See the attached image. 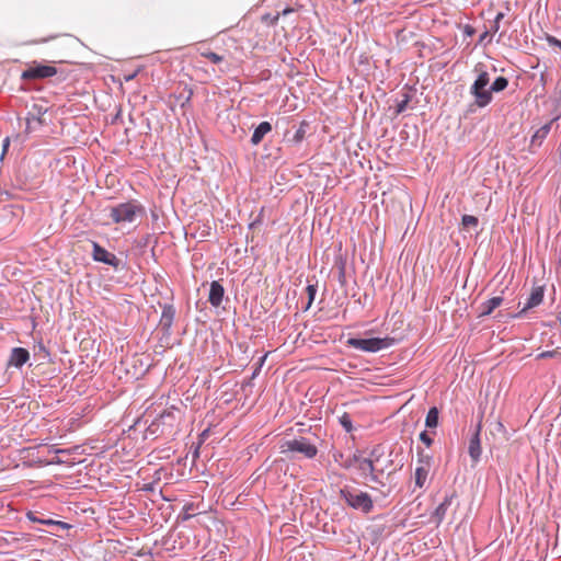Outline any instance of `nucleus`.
<instances>
[{"instance_id":"1","label":"nucleus","mask_w":561,"mask_h":561,"mask_svg":"<svg viewBox=\"0 0 561 561\" xmlns=\"http://www.w3.org/2000/svg\"><path fill=\"white\" fill-rule=\"evenodd\" d=\"M318 437L310 438L306 436L287 439L280 444V453L284 455L300 454L306 459H313L318 455Z\"/></svg>"},{"instance_id":"2","label":"nucleus","mask_w":561,"mask_h":561,"mask_svg":"<svg viewBox=\"0 0 561 561\" xmlns=\"http://www.w3.org/2000/svg\"><path fill=\"white\" fill-rule=\"evenodd\" d=\"M340 495L350 507L364 514L370 513L374 508V501L367 492L345 486L340 490Z\"/></svg>"},{"instance_id":"3","label":"nucleus","mask_w":561,"mask_h":561,"mask_svg":"<svg viewBox=\"0 0 561 561\" xmlns=\"http://www.w3.org/2000/svg\"><path fill=\"white\" fill-rule=\"evenodd\" d=\"M142 215H145V208L136 201L121 203L110 209V217L116 224L134 222Z\"/></svg>"},{"instance_id":"4","label":"nucleus","mask_w":561,"mask_h":561,"mask_svg":"<svg viewBox=\"0 0 561 561\" xmlns=\"http://www.w3.org/2000/svg\"><path fill=\"white\" fill-rule=\"evenodd\" d=\"M394 343L396 339L390 336L368 339L350 337L346 341V346L366 353H377L382 350L391 347L392 345H394Z\"/></svg>"},{"instance_id":"5","label":"nucleus","mask_w":561,"mask_h":561,"mask_svg":"<svg viewBox=\"0 0 561 561\" xmlns=\"http://www.w3.org/2000/svg\"><path fill=\"white\" fill-rule=\"evenodd\" d=\"M489 84L490 76L483 70L478 75L477 79L470 87V94L474 98V104L478 107H485L493 100L491 91L488 89Z\"/></svg>"},{"instance_id":"6","label":"nucleus","mask_w":561,"mask_h":561,"mask_svg":"<svg viewBox=\"0 0 561 561\" xmlns=\"http://www.w3.org/2000/svg\"><path fill=\"white\" fill-rule=\"evenodd\" d=\"M57 75V68L48 65H43L37 61L31 62L27 68L22 72L21 79L24 81L41 80L50 78Z\"/></svg>"},{"instance_id":"7","label":"nucleus","mask_w":561,"mask_h":561,"mask_svg":"<svg viewBox=\"0 0 561 561\" xmlns=\"http://www.w3.org/2000/svg\"><path fill=\"white\" fill-rule=\"evenodd\" d=\"M92 256L94 261L110 265L115 270L121 265V260L114 253L108 252L96 242H93Z\"/></svg>"},{"instance_id":"8","label":"nucleus","mask_w":561,"mask_h":561,"mask_svg":"<svg viewBox=\"0 0 561 561\" xmlns=\"http://www.w3.org/2000/svg\"><path fill=\"white\" fill-rule=\"evenodd\" d=\"M48 107L43 103H33L27 116H26V131L30 133L34 129L33 123H36L38 126L44 124L43 116L47 113Z\"/></svg>"},{"instance_id":"9","label":"nucleus","mask_w":561,"mask_h":561,"mask_svg":"<svg viewBox=\"0 0 561 561\" xmlns=\"http://www.w3.org/2000/svg\"><path fill=\"white\" fill-rule=\"evenodd\" d=\"M175 313H176V311H175V308L173 305H171V304L163 305L159 324H160V328L163 331V333L167 335H169L171 333V328L174 322Z\"/></svg>"},{"instance_id":"10","label":"nucleus","mask_w":561,"mask_h":561,"mask_svg":"<svg viewBox=\"0 0 561 561\" xmlns=\"http://www.w3.org/2000/svg\"><path fill=\"white\" fill-rule=\"evenodd\" d=\"M30 359V353L24 347H14L9 356L8 366L21 368Z\"/></svg>"},{"instance_id":"11","label":"nucleus","mask_w":561,"mask_h":561,"mask_svg":"<svg viewBox=\"0 0 561 561\" xmlns=\"http://www.w3.org/2000/svg\"><path fill=\"white\" fill-rule=\"evenodd\" d=\"M558 119V117H554L552 118L551 121H549L548 123H546L545 125H542L541 127H539L535 133L534 135L531 136V139H530V145L533 147H540L543 142V140L547 138V136L549 135L554 122Z\"/></svg>"},{"instance_id":"12","label":"nucleus","mask_w":561,"mask_h":561,"mask_svg":"<svg viewBox=\"0 0 561 561\" xmlns=\"http://www.w3.org/2000/svg\"><path fill=\"white\" fill-rule=\"evenodd\" d=\"M225 296V288L218 280L210 283L208 301L213 307H219Z\"/></svg>"},{"instance_id":"13","label":"nucleus","mask_w":561,"mask_h":561,"mask_svg":"<svg viewBox=\"0 0 561 561\" xmlns=\"http://www.w3.org/2000/svg\"><path fill=\"white\" fill-rule=\"evenodd\" d=\"M504 301L502 296H494L485 301H483L479 307V317L483 318L491 314L497 307L502 305Z\"/></svg>"},{"instance_id":"14","label":"nucleus","mask_w":561,"mask_h":561,"mask_svg":"<svg viewBox=\"0 0 561 561\" xmlns=\"http://www.w3.org/2000/svg\"><path fill=\"white\" fill-rule=\"evenodd\" d=\"M172 416L171 413L161 414L158 419L153 420L145 431V438H157L163 434V430H161L162 420L164 417Z\"/></svg>"},{"instance_id":"15","label":"nucleus","mask_w":561,"mask_h":561,"mask_svg":"<svg viewBox=\"0 0 561 561\" xmlns=\"http://www.w3.org/2000/svg\"><path fill=\"white\" fill-rule=\"evenodd\" d=\"M468 453L473 465H477L481 459L482 448L481 439L478 435H472L469 440Z\"/></svg>"},{"instance_id":"16","label":"nucleus","mask_w":561,"mask_h":561,"mask_svg":"<svg viewBox=\"0 0 561 561\" xmlns=\"http://www.w3.org/2000/svg\"><path fill=\"white\" fill-rule=\"evenodd\" d=\"M81 447L75 446L72 448L67 449H49V453L56 454V457L49 461L51 465H61V463H69V460L64 458V456H68L71 454H79Z\"/></svg>"},{"instance_id":"17","label":"nucleus","mask_w":561,"mask_h":561,"mask_svg":"<svg viewBox=\"0 0 561 561\" xmlns=\"http://www.w3.org/2000/svg\"><path fill=\"white\" fill-rule=\"evenodd\" d=\"M271 131L272 125L270 122L260 123L252 134L251 144L253 146H257L263 140V138Z\"/></svg>"},{"instance_id":"18","label":"nucleus","mask_w":561,"mask_h":561,"mask_svg":"<svg viewBox=\"0 0 561 561\" xmlns=\"http://www.w3.org/2000/svg\"><path fill=\"white\" fill-rule=\"evenodd\" d=\"M26 517L31 520V522H34V523H39V524H43V525H48V526H59L61 528H69V525L65 522H60V520H54V519H50V518H39L37 516V513L35 512H27L26 513Z\"/></svg>"},{"instance_id":"19","label":"nucleus","mask_w":561,"mask_h":561,"mask_svg":"<svg viewBox=\"0 0 561 561\" xmlns=\"http://www.w3.org/2000/svg\"><path fill=\"white\" fill-rule=\"evenodd\" d=\"M543 300V287L537 286L534 287L531 294L526 302V309H533L539 306Z\"/></svg>"},{"instance_id":"20","label":"nucleus","mask_w":561,"mask_h":561,"mask_svg":"<svg viewBox=\"0 0 561 561\" xmlns=\"http://www.w3.org/2000/svg\"><path fill=\"white\" fill-rule=\"evenodd\" d=\"M454 497V493L450 495H446L444 501L436 507L434 517L437 519L438 523H440L445 518L447 510L451 505Z\"/></svg>"},{"instance_id":"21","label":"nucleus","mask_w":561,"mask_h":561,"mask_svg":"<svg viewBox=\"0 0 561 561\" xmlns=\"http://www.w3.org/2000/svg\"><path fill=\"white\" fill-rule=\"evenodd\" d=\"M357 469L359 471V474L364 479H367L368 474L373 473L376 470L374 459L365 458L364 460H360V463L357 466Z\"/></svg>"},{"instance_id":"22","label":"nucleus","mask_w":561,"mask_h":561,"mask_svg":"<svg viewBox=\"0 0 561 561\" xmlns=\"http://www.w3.org/2000/svg\"><path fill=\"white\" fill-rule=\"evenodd\" d=\"M439 411L436 407H432L425 417V426L428 428H435L438 425Z\"/></svg>"},{"instance_id":"23","label":"nucleus","mask_w":561,"mask_h":561,"mask_svg":"<svg viewBox=\"0 0 561 561\" xmlns=\"http://www.w3.org/2000/svg\"><path fill=\"white\" fill-rule=\"evenodd\" d=\"M428 470L425 466H417L415 469L414 478H415V485L417 488H423L426 479H427Z\"/></svg>"},{"instance_id":"24","label":"nucleus","mask_w":561,"mask_h":561,"mask_svg":"<svg viewBox=\"0 0 561 561\" xmlns=\"http://www.w3.org/2000/svg\"><path fill=\"white\" fill-rule=\"evenodd\" d=\"M364 459L365 458L362 457V453L359 450H356L352 456H347V461L341 462V467L350 469L354 466H358L360 463V460Z\"/></svg>"},{"instance_id":"25","label":"nucleus","mask_w":561,"mask_h":561,"mask_svg":"<svg viewBox=\"0 0 561 561\" xmlns=\"http://www.w3.org/2000/svg\"><path fill=\"white\" fill-rule=\"evenodd\" d=\"M508 85V80L505 77H497L492 84L489 88V91L492 92H502L504 91Z\"/></svg>"},{"instance_id":"26","label":"nucleus","mask_w":561,"mask_h":561,"mask_svg":"<svg viewBox=\"0 0 561 561\" xmlns=\"http://www.w3.org/2000/svg\"><path fill=\"white\" fill-rule=\"evenodd\" d=\"M307 127H308V123L305 121L301 122L299 128L295 131V134L291 138V141L295 144L301 142L306 136Z\"/></svg>"},{"instance_id":"27","label":"nucleus","mask_w":561,"mask_h":561,"mask_svg":"<svg viewBox=\"0 0 561 561\" xmlns=\"http://www.w3.org/2000/svg\"><path fill=\"white\" fill-rule=\"evenodd\" d=\"M410 101H411V95L409 93H403L402 99L397 102L396 114L399 115V114L403 113L407 110Z\"/></svg>"},{"instance_id":"28","label":"nucleus","mask_w":561,"mask_h":561,"mask_svg":"<svg viewBox=\"0 0 561 561\" xmlns=\"http://www.w3.org/2000/svg\"><path fill=\"white\" fill-rule=\"evenodd\" d=\"M558 358L561 359V347H556L552 351H543L537 355V359Z\"/></svg>"},{"instance_id":"29","label":"nucleus","mask_w":561,"mask_h":561,"mask_svg":"<svg viewBox=\"0 0 561 561\" xmlns=\"http://www.w3.org/2000/svg\"><path fill=\"white\" fill-rule=\"evenodd\" d=\"M306 290L308 294V302L305 307V311H307L311 307V305L316 298V295H317L318 286H317V284H308Z\"/></svg>"},{"instance_id":"30","label":"nucleus","mask_w":561,"mask_h":561,"mask_svg":"<svg viewBox=\"0 0 561 561\" xmlns=\"http://www.w3.org/2000/svg\"><path fill=\"white\" fill-rule=\"evenodd\" d=\"M432 456L424 453L422 448H417V462L420 466H425L430 470Z\"/></svg>"},{"instance_id":"31","label":"nucleus","mask_w":561,"mask_h":561,"mask_svg":"<svg viewBox=\"0 0 561 561\" xmlns=\"http://www.w3.org/2000/svg\"><path fill=\"white\" fill-rule=\"evenodd\" d=\"M461 224L466 229L476 228L479 224V219L472 215H463L461 218Z\"/></svg>"},{"instance_id":"32","label":"nucleus","mask_w":561,"mask_h":561,"mask_svg":"<svg viewBox=\"0 0 561 561\" xmlns=\"http://www.w3.org/2000/svg\"><path fill=\"white\" fill-rule=\"evenodd\" d=\"M339 421H340L341 426L345 430V432L351 433L353 431V423H352L351 415L348 413H346V412L343 413L339 417Z\"/></svg>"},{"instance_id":"33","label":"nucleus","mask_w":561,"mask_h":561,"mask_svg":"<svg viewBox=\"0 0 561 561\" xmlns=\"http://www.w3.org/2000/svg\"><path fill=\"white\" fill-rule=\"evenodd\" d=\"M383 472V469L381 470H375L373 473L368 474V478L366 480L378 484L380 488H385L386 483L379 478V474Z\"/></svg>"},{"instance_id":"34","label":"nucleus","mask_w":561,"mask_h":561,"mask_svg":"<svg viewBox=\"0 0 561 561\" xmlns=\"http://www.w3.org/2000/svg\"><path fill=\"white\" fill-rule=\"evenodd\" d=\"M201 55L207 58L213 64H220L224 60V57L221 55H218L217 53H214L211 50L203 51Z\"/></svg>"},{"instance_id":"35","label":"nucleus","mask_w":561,"mask_h":561,"mask_svg":"<svg viewBox=\"0 0 561 561\" xmlns=\"http://www.w3.org/2000/svg\"><path fill=\"white\" fill-rule=\"evenodd\" d=\"M267 356H268V353H265L263 356H261L259 358V360L256 363V366H255V368H254V370L252 373V378H255L260 374V371H261V369H262V367H263Z\"/></svg>"},{"instance_id":"36","label":"nucleus","mask_w":561,"mask_h":561,"mask_svg":"<svg viewBox=\"0 0 561 561\" xmlns=\"http://www.w3.org/2000/svg\"><path fill=\"white\" fill-rule=\"evenodd\" d=\"M504 19V13L503 12H499L495 18H494V21L490 27V31L492 33H496L499 30H500V22Z\"/></svg>"},{"instance_id":"37","label":"nucleus","mask_w":561,"mask_h":561,"mask_svg":"<svg viewBox=\"0 0 561 561\" xmlns=\"http://www.w3.org/2000/svg\"><path fill=\"white\" fill-rule=\"evenodd\" d=\"M420 440L426 445L427 447H431L432 444L434 443V439L431 437V435L426 432V431H423L421 434H420Z\"/></svg>"},{"instance_id":"38","label":"nucleus","mask_w":561,"mask_h":561,"mask_svg":"<svg viewBox=\"0 0 561 561\" xmlns=\"http://www.w3.org/2000/svg\"><path fill=\"white\" fill-rule=\"evenodd\" d=\"M278 20H279V13H277V14H275V15H272V14H265V15L263 16V21H266V22L268 21V23H270L271 25H273V26L277 24Z\"/></svg>"},{"instance_id":"39","label":"nucleus","mask_w":561,"mask_h":561,"mask_svg":"<svg viewBox=\"0 0 561 561\" xmlns=\"http://www.w3.org/2000/svg\"><path fill=\"white\" fill-rule=\"evenodd\" d=\"M547 42L552 47H558L561 50V41L552 35L547 36Z\"/></svg>"},{"instance_id":"40","label":"nucleus","mask_w":561,"mask_h":561,"mask_svg":"<svg viewBox=\"0 0 561 561\" xmlns=\"http://www.w3.org/2000/svg\"><path fill=\"white\" fill-rule=\"evenodd\" d=\"M9 146H10V138L7 137V138L3 139V144H2V153H1V157H0L1 160L4 158V154H5Z\"/></svg>"},{"instance_id":"41","label":"nucleus","mask_w":561,"mask_h":561,"mask_svg":"<svg viewBox=\"0 0 561 561\" xmlns=\"http://www.w3.org/2000/svg\"><path fill=\"white\" fill-rule=\"evenodd\" d=\"M333 458H334V461H335V462H339L340 465H341V462H343V461H347V457H346V458H344V455H343L342 453H340V451L334 453V454H333Z\"/></svg>"},{"instance_id":"42","label":"nucleus","mask_w":561,"mask_h":561,"mask_svg":"<svg viewBox=\"0 0 561 561\" xmlns=\"http://www.w3.org/2000/svg\"><path fill=\"white\" fill-rule=\"evenodd\" d=\"M380 455L378 453V448H374L371 451H370V457L369 458H373L374 459V462L375 461H378Z\"/></svg>"},{"instance_id":"43","label":"nucleus","mask_w":561,"mask_h":561,"mask_svg":"<svg viewBox=\"0 0 561 561\" xmlns=\"http://www.w3.org/2000/svg\"><path fill=\"white\" fill-rule=\"evenodd\" d=\"M463 32L466 35L472 36L474 34V28L471 25H466Z\"/></svg>"},{"instance_id":"44","label":"nucleus","mask_w":561,"mask_h":561,"mask_svg":"<svg viewBox=\"0 0 561 561\" xmlns=\"http://www.w3.org/2000/svg\"><path fill=\"white\" fill-rule=\"evenodd\" d=\"M528 309H526V305L519 310L517 313L513 314L512 318H523Z\"/></svg>"},{"instance_id":"45","label":"nucleus","mask_w":561,"mask_h":561,"mask_svg":"<svg viewBox=\"0 0 561 561\" xmlns=\"http://www.w3.org/2000/svg\"><path fill=\"white\" fill-rule=\"evenodd\" d=\"M481 430H482V422L481 420L478 422L477 426H476V430H474V433L472 435H478V437H480V433H481Z\"/></svg>"},{"instance_id":"46","label":"nucleus","mask_w":561,"mask_h":561,"mask_svg":"<svg viewBox=\"0 0 561 561\" xmlns=\"http://www.w3.org/2000/svg\"><path fill=\"white\" fill-rule=\"evenodd\" d=\"M294 12V9L293 8H285L282 12H278L279 13V16L283 15H287V14H290Z\"/></svg>"},{"instance_id":"47","label":"nucleus","mask_w":561,"mask_h":561,"mask_svg":"<svg viewBox=\"0 0 561 561\" xmlns=\"http://www.w3.org/2000/svg\"><path fill=\"white\" fill-rule=\"evenodd\" d=\"M490 32H491V31H485V32H483V33L480 35V39H479V42H480V43H481V42H483V41H484V39L490 35Z\"/></svg>"},{"instance_id":"48","label":"nucleus","mask_w":561,"mask_h":561,"mask_svg":"<svg viewBox=\"0 0 561 561\" xmlns=\"http://www.w3.org/2000/svg\"><path fill=\"white\" fill-rule=\"evenodd\" d=\"M495 426H496V431H499V432H505V427H504V425H503L501 422H497V423L495 424Z\"/></svg>"},{"instance_id":"49","label":"nucleus","mask_w":561,"mask_h":561,"mask_svg":"<svg viewBox=\"0 0 561 561\" xmlns=\"http://www.w3.org/2000/svg\"><path fill=\"white\" fill-rule=\"evenodd\" d=\"M136 77V73L129 75L126 77V81L133 80Z\"/></svg>"},{"instance_id":"50","label":"nucleus","mask_w":561,"mask_h":561,"mask_svg":"<svg viewBox=\"0 0 561 561\" xmlns=\"http://www.w3.org/2000/svg\"><path fill=\"white\" fill-rule=\"evenodd\" d=\"M381 493H382L383 496H388L389 493H390V489H388L387 491H381Z\"/></svg>"},{"instance_id":"51","label":"nucleus","mask_w":561,"mask_h":561,"mask_svg":"<svg viewBox=\"0 0 561 561\" xmlns=\"http://www.w3.org/2000/svg\"><path fill=\"white\" fill-rule=\"evenodd\" d=\"M340 278H344V268H341V272H340Z\"/></svg>"},{"instance_id":"52","label":"nucleus","mask_w":561,"mask_h":561,"mask_svg":"<svg viewBox=\"0 0 561 561\" xmlns=\"http://www.w3.org/2000/svg\"><path fill=\"white\" fill-rule=\"evenodd\" d=\"M364 0H353L354 3H360L363 2Z\"/></svg>"},{"instance_id":"53","label":"nucleus","mask_w":561,"mask_h":561,"mask_svg":"<svg viewBox=\"0 0 561 561\" xmlns=\"http://www.w3.org/2000/svg\"><path fill=\"white\" fill-rule=\"evenodd\" d=\"M254 225H255V222H251V224L249 225V228H250V229H252V228L254 227Z\"/></svg>"}]
</instances>
